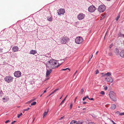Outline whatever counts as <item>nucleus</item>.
Here are the masks:
<instances>
[{"mask_svg":"<svg viewBox=\"0 0 124 124\" xmlns=\"http://www.w3.org/2000/svg\"><path fill=\"white\" fill-rule=\"evenodd\" d=\"M61 65V64L57 62L56 60L52 59L50 60L46 64V67L52 69H54L55 68H58Z\"/></svg>","mask_w":124,"mask_h":124,"instance_id":"nucleus-1","label":"nucleus"},{"mask_svg":"<svg viewBox=\"0 0 124 124\" xmlns=\"http://www.w3.org/2000/svg\"><path fill=\"white\" fill-rule=\"evenodd\" d=\"M110 98L113 101H116V94L113 91H111L109 93Z\"/></svg>","mask_w":124,"mask_h":124,"instance_id":"nucleus-2","label":"nucleus"},{"mask_svg":"<svg viewBox=\"0 0 124 124\" xmlns=\"http://www.w3.org/2000/svg\"><path fill=\"white\" fill-rule=\"evenodd\" d=\"M83 39L82 37H78L75 39V42L77 44H80L83 42Z\"/></svg>","mask_w":124,"mask_h":124,"instance_id":"nucleus-3","label":"nucleus"},{"mask_svg":"<svg viewBox=\"0 0 124 124\" xmlns=\"http://www.w3.org/2000/svg\"><path fill=\"white\" fill-rule=\"evenodd\" d=\"M13 78L10 76H8L5 77L4 80L7 82L9 83L13 81Z\"/></svg>","mask_w":124,"mask_h":124,"instance_id":"nucleus-4","label":"nucleus"},{"mask_svg":"<svg viewBox=\"0 0 124 124\" xmlns=\"http://www.w3.org/2000/svg\"><path fill=\"white\" fill-rule=\"evenodd\" d=\"M106 9V7L104 5H101L99 6L98 8V10L100 12H102Z\"/></svg>","mask_w":124,"mask_h":124,"instance_id":"nucleus-5","label":"nucleus"},{"mask_svg":"<svg viewBox=\"0 0 124 124\" xmlns=\"http://www.w3.org/2000/svg\"><path fill=\"white\" fill-rule=\"evenodd\" d=\"M96 9V8L93 5L90 6L88 8V11L90 12H93L95 11Z\"/></svg>","mask_w":124,"mask_h":124,"instance_id":"nucleus-6","label":"nucleus"},{"mask_svg":"<svg viewBox=\"0 0 124 124\" xmlns=\"http://www.w3.org/2000/svg\"><path fill=\"white\" fill-rule=\"evenodd\" d=\"M85 15L83 13H80L78 15L77 18L79 20H81L83 19L85 17Z\"/></svg>","mask_w":124,"mask_h":124,"instance_id":"nucleus-7","label":"nucleus"},{"mask_svg":"<svg viewBox=\"0 0 124 124\" xmlns=\"http://www.w3.org/2000/svg\"><path fill=\"white\" fill-rule=\"evenodd\" d=\"M69 39L66 37H63L62 39L61 42L62 43H65L68 41Z\"/></svg>","mask_w":124,"mask_h":124,"instance_id":"nucleus-8","label":"nucleus"},{"mask_svg":"<svg viewBox=\"0 0 124 124\" xmlns=\"http://www.w3.org/2000/svg\"><path fill=\"white\" fill-rule=\"evenodd\" d=\"M21 73L19 71H16L14 73V76L17 78L21 76Z\"/></svg>","mask_w":124,"mask_h":124,"instance_id":"nucleus-9","label":"nucleus"},{"mask_svg":"<svg viewBox=\"0 0 124 124\" xmlns=\"http://www.w3.org/2000/svg\"><path fill=\"white\" fill-rule=\"evenodd\" d=\"M51 68H48L46 67L47 71L46 73V76L47 77H48V76L50 74L52 71L51 69H50Z\"/></svg>","mask_w":124,"mask_h":124,"instance_id":"nucleus-10","label":"nucleus"},{"mask_svg":"<svg viewBox=\"0 0 124 124\" xmlns=\"http://www.w3.org/2000/svg\"><path fill=\"white\" fill-rule=\"evenodd\" d=\"M58 14L60 15L61 14H63L65 13V10L64 9L61 8L57 12Z\"/></svg>","mask_w":124,"mask_h":124,"instance_id":"nucleus-11","label":"nucleus"},{"mask_svg":"<svg viewBox=\"0 0 124 124\" xmlns=\"http://www.w3.org/2000/svg\"><path fill=\"white\" fill-rule=\"evenodd\" d=\"M106 80L108 82L112 83L113 82V80L111 77H107L105 78Z\"/></svg>","mask_w":124,"mask_h":124,"instance_id":"nucleus-12","label":"nucleus"},{"mask_svg":"<svg viewBox=\"0 0 124 124\" xmlns=\"http://www.w3.org/2000/svg\"><path fill=\"white\" fill-rule=\"evenodd\" d=\"M114 52L115 54L117 55L119 54V50L117 48H116L115 49Z\"/></svg>","mask_w":124,"mask_h":124,"instance_id":"nucleus-13","label":"nucleus"},{"mask_svg":"<svg viewBox=\"0 0 124 124\" xmlns=\"http://www.w3.org/2000/svg\"><path fill=\"white\" fill-rule=\"evenodd\" d=\"M12 49L14 52H16L18 51V48L17 46H14L13 48Z\"/></svg>","mask_w":124,"mask_h":124,"instance_id":"nucleus-14","label":"nucleus"},{"mask_svg":"<svg viewBox=\"0 0 124 124\" xmlns=\"http://www.w3.org/2000/svg\"><path fill=\"white\" fill-rule=\"evenodd\" d=\"M37 53V52L36 50H31L30 51V54H34Z\"/></svg>","mask_w":124,"mask_h":124,"instance_id":"nucleus-15","label":"nucleus"},{"mask_svg":"<svg viewBox=\"0 0 124 124\" xmlns=\"http://www.w3.org/2000/svg\"><path fill=\"white\" fill-rule=\"evenodd\" d=\"M120 56L122 57H124V50H122L120 53Z\"/></svg>","mask_w":124,"mask_h":124,"instance_id":"nucleus-16","label":"nucleus"},{"mask_svg":"<svg viewBox=\"0 0 124 124\" xmlns=\"http://www.w3.org/2000/svg\"><path fill=\"white\" fill-rule=\"evenodd\" d=\"M116 105L114 104H113L111 105L110 108L111 109H114L116 108Z\"/></svg>","mask_w":124,"mask_h":124,"instance_id":"nucleus-17","label":"nucleus"},{"mask_svg":"<svg viewBox=\"0 0 124 124\" xmlns=\"http://www.w3.org/2000/svg\"><path fill=\"white\" fill-rule=\"evenodd\" d=\"M70 124H77V121L75 120H72L70 123Z\"/></svg>","mask_w":124,"mask_h":124,"instance_id":"nucleus-18","label":"nucleus"},{"mask_svg":"<svg viewBox=\"0 0 124 124\" xmlns=\"http://www.w3.org/2000/svg\"><path fill=\"white\" fill-rule=\"evenodd\" d=\"M47 20L48 21H51L52 20V17L51 16L50 17H47Z\"/></svg>","mask_w":124,"mask_h":124,"instance_id":"nucleus-19","label":"nucleus"},{"mask_svg":"<svg viewBox=\"0 0 124 124\" xmlns=\"http://www.w3.org/2000/svg\"><path fill=\"white\" fill-rule=\"evenodd\" d=\"M83 122L84 121L83 120H79L77 122V124H82Z\"/></svg>","mask_w":124,"mask_h":124,"instance_id":"nucleus-20","label":"nucleus"},{"mask_svg":"<svg viewBox=\"0 0 124 124\" xmlns=\"http://www.w3.org/2000/svg\"><path fill=\"white\" fill-rule=\"evenodd\" d=\"M48 112V110L47 111H46L44 112L43 115V117H44L47 114Z\"/></svg>","mask_w":124,"mask_h":124,"instance_id":"nucleus-21","label":"nucleus"},{"mask_svg":"<svg viewBox=\"0 0 124 124\" xmlns=\"http://www.w3.org/2000/svg\"><path fill=\"white\" fill-rule=\"evenodd\" d=\"M107 75V76H108V77H109L110 76H111V74L110 73V72H108L107 73L105 74L104 75Z\"/></svg>","mask_w":124,"mask_h":124,"instance_id":"nucleus-22","label":"nucleus"},{"mask_svg":"<svg viewBox=\"0 0 124 124\" xmlns=\"http://www.w3.org/2000/svg\"><path fill=\"white\" fill-rule=\"evenodd\" d=\"M120 15L119 14L117 16V17L116 19V21H117L118 20V19L120 18Z\"/></svg>","mask_w":124,"mask_h":124,"instance_id":"nucleus-23","label":"nucleus"},{"mask_svg":"<svg viewBox=\"0 0 124 124\" xmlns=\"http://www.w3.org/2000/svg\"><path fill=\"white\" fill-rule=\"evenodd\" d=\"M67 97V95L65 97V98L63 100H62V101L61 102V103L60 104V105H61L62 103H63L65 101V99Z\"/></svg>","mask_w":124,"mask_h":124,"instance_id":"nucleus-24","label":"nucleus"},{"mask_svg":"<svg viewBox=\"0 0 124 124\" xmlns=\"http://www.w3.org/2000/svg\"><path fill=\"white\" fill-rule=\"evenodd\" d=\"M36 102L35 101H34L31 104V105H34L36 104Z\"/></svg>","mask_w":124,"mask_h":124,"instance_id":"nucleus-25","label":"nucleus"},{"mask_svg":"<svg viewBox=\"0 0 124 124\" xmlns=\"http://www.w3.org/2000/svg\"><path fill=\"white\" fill-rule=\"evenodd\" d=\"M87 98H89L88 96H87L86 97H84L83 99V100L84 101Z\"/></svg>","mask_w":124,"mask_h":124,"instance_id":"nucleus-26","label":"nucleus"},{"mask_svg":"<svg viewBox=\"0 0 124 124\" xmlns=\"http://www.w3.org/2000/svg\"><path fill=\"white\" fill-rule=\"evenodd\" d=\"M68 69V70H69V71H70V69L69 68H67L66 69H62V70H67Z\"/></svg>","mask_w":124,"mask_h":124,"instance_id":"nucleus-27","label":"nucleus"},{"mask_svg":"<svg viewBox=\"0 0 124 124\" xmlns=\"http://www.w3.org/2000/svg\"><path fill=\"white\" fill-rule=\"evenodd\" d=\"M22 115V113H21L20 114H18L17 115V117L19 118V117Z\"/></svg>","mask_w":124,"mask_h":124,"instance_id":"nucleus-28","label":"nucleus"},{"mask_svg":"<svg viewBox=\"0 0 124 124\" xmlns=\"http://www.w3.org/2000/svg\"><path fill=\"white\" fill-rule=\"evenodd\" d=\"M100 93L102 95H104L105 94V93L103 91H101V92Z\"/></svg>","mask_w":124,"mask_h":124,"instance_id":"nucleus-29","label":"nucleus"},{"mask_svg":"<svg viewBox=\"0 0 124 124\" xmlns=\"http://www.w3.org/2000/svg\"><path fill=\"white\" fill-rule=\"evenodd\" d=\"M95 74H98L99 73V71L98 70H96L95 71Z\"/></svg>","mask_w":124,"mask_h":124,"instance_id":"nucleus-30","label":"nucleus"},{"mask_svg":"<svg viewBox=\"0 0 124 124\" xmlns=\"http://www.w3.org/2000/svg\"><path fill=\"white\" fill-rule=\"evenodd\" d=\"M116 114H117L118 115H120V113L118 111L116 112Z\"/></svg>","mask_w":124,"mask_h":124,"instance_id":"nucleus-31","label":"nucleus"},{"mask_svg":"<svg viewBox=\"0 0 124 124\" xmlns=\"http://www.w3.org/2000/svg\"><path fill=\"white\" fill-rule=\"evenodd\" d=\"M2 92L1 91H0V96H2Z\"/></svg>","mask_w":124,"mask_h":124,"instance_id":"nucleus-32","label":"nucleus"},{"mask_svg":"<svg viewBox=\"0 0 124 124\" xmlns=\"http://www.w3.org/2000/svg\"><path fill=\"white\" fill-rule=\"evenodd\" d=\"M84 91V89H82L81 90V93L82 94Z\"/></svg>","mask_w":124,"mask_h":124,"instance_id":"nucleus-33","label":"nucleus"},{"mask_svg":"<svg viewBox=\"0 0 124 124\" xmlns=\"http://www.w3.org/2000/svg\"><path fill=\"white\" fill-rule=\"evenodd\" d=\"M108 54L109 56H111L112 55V53L110 52L108 53Z\"/></svg>","mask_w":124,"mask_h":124,"instance_id":"nucleus-34","label":"nucleus"},{"mask_svg":"<svg viewBox=\"0 0 124 124\" xmlns=\"http://www.w3.org/2000/svg\"><path fill=\"white\" fill-rule=\"evenodd\" d=\"M124 115V112L120 113V116Z\"/></svg>","mask_w":124,"mask_h":124,"instance_id":"nucleus-35","label":"nucleus"},{"mask_svg":"<svg viewBox=\"0 0 124 124\" xmlns=\"http://www.w3.org/2000/svg\"><path fill=\"white\" fill-rule=\"evenodd\" d=\"M112 46H113V44H111L109 46V48H111V47H112Z\"/></svg>","mask_w":124,"mask_h":124,"instance_id":"nucleus-36","label":"nucleus"},{"mask_svg":"<svg viewBox=\"0 0 124 124\" xmlns=\"http://www.w3.org/2000/svg\"><path fill=\"white\" fill-rule=\"evenodd\" d=\"M72 103L70 104V109H71V108H72Z\"/></svg>","mask_w":124,"mask_h":124,"instance_id":"nucleus-37","label":"nucleus"},{"mask_svg":"<svg viewBox=\"0 0 124 124\" xmlns=\"http://www.w3.org/2000/svg\"><path fill=\"white\" fill-rule=\"evenodd\" d=\"M123 35H124V34H122L121 33H119V36H123Z\"/></svg>","mask_w":124,"mask_h":124,"instance_id":"nucleus-38","label":"nucleus"},{"mask_svg":"<svg viewBox=\"0 0 124 124\" xmlns=\"http://www.w3.org/2000/svg\"><path fill=\"white\" fill-rule=\"evenodd\" d=\"M88 124H95L94 123L92 122H89Z\"/></svg>","mask_w":124,"mask_h":124,"instance_id":"nucleus-39","label":"nucleus"},{"mask_svg":"<svg viewBox=\"0 0 124 124\" xmlns=\"http://www.w3.org/2000/svg\"><path fill=\"white\" fill-rule=\"evenodd\" d=\"M105 16L104 15H103V16H102V17H101V19H103L105 17Z\"/></svg>","mask_w":124,"mask_h":124,"instance_id":"nucleus-40","label":"nucleus"},{"mask_svg":"<svg viewBox=\"0 0 124 124\" xmlns=\"http://www.w3.org/2000/svg\"><path fill=\"white\" fill-rule=\"evenodd\" d=\"M29 108H28L26 109H24V111H28L29 109Z\"/></svg>","mask_w":124,"mask_h":124,"instance_id":"nucleus-41","label":"nucleus"},{"mask_svg":"<svg viewBox=\"0 0 124 124\" xmlns=\"http://www.w3.org/2000/svg\"><path fill=\"white\" fill-rule=\"evenodd\" d=\"M10 122V121L9 120H8L5 122V123H8L9 122Z\"/></svg>","mask_w":124,"mask_h":124,"instance_id":"nucleus-42","label":"nucleus"},{"mask_svg":"<svg viewBox=\"0 0 124 124\" xmlns=\"http://www.w3.org/2000/svg\"><path fill=\"white\" fill-rule=\"evenodd\" d=\"M16 121H14L12 122L11 123V124H14V123H15Z\"/></svg>","mask_w":124,"mask_h":124,"instance_id":"nucleus-43","label":"nucleus"},{"mask_svg":"<svg viewBox=\"0 0 124 124\" xmlns=\"http://www.w3.org/2000/svg\"><path fill=\"white\" fill-rule=\"evenodd\" d=\"M55 89L54 91V92H55L56 91H57L58 89Z\"/></svg>","mask_w":124,"mask_h":124,"instance_id":"nucleus-44","label":"nucleus"},{"mask_svg":"<svg viewBox=\"0 0 124 124\" xmlns=\"http://www.w3.org/2000/svg\"><path fill=\"white\" fill-rule=\"evenodd\" d=\"M55 89L54 91V92H55L56 91H57L58 89Z\"/></svg>","mask_w":124,"mask_h":124,"instance_id":"nucleus-45","label":"nucleus"},{"mask_svg":"<svg viewBox=\"0 0 124 124\" xmlns=\"http://www.w3.org/2000/svg\"><path fill=\"white\" fill-rule=\"evenodd\" d=\"M77 72H78L77 70L76 71V72H75V73H74V76L77 73Z\"/></svg>","mask_w":124,"mask_h":124,"instance_id":"nucleus-46","label":"nucleus"},{"mask_svg":"<svg viewBox=\"0 0 124 124\" xmlns=\"http://www.w3.org/2000/svg\"><path fill=\"white\" fill-rule=\"evenodd\" d=\"M107 86H105L104 87V89L105 90H106L107 89Z\"/></svg>","mask_w":124,"mask_h":124,"instance_id":"nucleus-47","label":"nucleus"},{"mask_svg":"<svg viewBox=\"0 0 124 124\" xmlns=\"http://www.w3.org/2000/svg\"><path fill=\"white\" fill-rule=\"evenodd\" d=\"M88 99L89 100H94V99L93 98H91V99H90L89 98H88Z\"/></svg>","mask_w":124,"mask_h":124,"instance_id":"nucleus-48","label":"nucleus"},{"mask_svg":"<svg viewBox=\"0 0 124 124\" xmlns=\"http://www.w3.org/2000/svg\"><path fill=\"white\" fill-rule=\"evenodd\" d=\"M64 117V116H63L62 117H61V118L60 119V120H62L63 118Z\"/></svg>","mask_w":124,"mask_h":124,"instance_id":"nucleus-49","label":"nucleus"},{"mask_svg":"<svg viewBox=\"0 0 124 124\" xmlns=\"http://www.w3.org/2000/svg\"><path fill=\"white\" fill-rule=\"evenodd\" d=\"M91 57L90 58V59L89 61H90L91 59L92 58V57H93V54H91Z\"/></svg>","mask_w":124,"mask_h":124,"instance_id":"nucleus-50","label":"nucleus"},{"mask_svg":"<svg viewBox=\"0 0 124 124\" xmlns=\"http://www.w3.org/2000/svg\"><path fill=\"white\" fill-rule=\"evenodd\" d=\"M111 121L112 122V123L113 124H116V123H115V122L113 120H112Z\"/></svg>","mask_w":124,"mask_h":124,"instance_id":"nucleus-51","label":"nucleus"},{"mask_svg":"<svg viewBox=\"0 0 124 124\" xmlns=\"http://www.w3.org/2000/svg\"><path fill=\"white\" fill-rule=\"evenodd\" d=\"M2 49H0V53H2Z\"/></svg>","mask_w":124,"mask_h":124,"instance_id":"nucleus-52","label":"nucleus"},{"mask_svg":"<svg viewBox=\"0 0 124 124\" xmlns=\"http://www.w3.org/2000/svg\"><path fill=\"white\" fill-rule=\"evenodd\" d=\"M86 103H87V102H83V104H85Z\"/></svg>","mask_w":124,"mask_h":124,"instance_id":"nucleus-53","label":"nucleus"},{"mask_svg":"<svg viewBox=\"0 0 124 124\" xmlns=\"http://www.w3.org/2000/svg\"><path fill=\"white\" fill-rule=\"evenodd\" d=\"M46 90L44 91V92L43 93V94L44 93H46Z\"/></svg>","mask_w":124,"mask_h":124,"instance_id":"nucleus-54","label":"nucleus"},{"mask_svg":"<svg viewBox=\"0 0 124 124\" xmlns=\"http://www.w3.org/2000/svg\"><path fill=\"white\" fill-rule=\"evenodd\" d=\"M99 52V51H97L96 52V54L97 55V54Z\"/></svg>","mask_w":124,"mask_h":124,"instance_id":"nucleus-55","label":"nucleus"},{"mask_svg":"<svg viewBox=\"0 0 124 124\" xmlns=\"http://www.w3.org/2000/svg\"><path fill=\"white\" fill-rule=\"evenodd\" d=\"M54 93V91H53L52 93H51V94H53Z\"/></svg>","mask_w":124,"mask_h":124,"instance_id":"nucleus-56","label":"nucleus"},{"mask_svg":"<svg viewBox=\"0 0 124 124\" xmlns=\"http://www.w3.org/2000/svg\"><path fill=\"white\" fill-rule=\"evenodd\" d=\"M5 98H3V99L4 100H5Z\"/></svg>","mask_w":124,"mask_h":124,"instance_id":"nucleus-57","label":"nucleus"},{"mask_svg":"<svg viewBox=\"0 0 124 124\" xmlns=\"http://www.w3.org/2000/svg\"><path fill=\"white\" fill-rule=\"evenodd\" d=\"M35 118H34L33 119V122L34 120V119H35Z\"/></svg>","mask_w":124,"mask_h":124,"instance_id":"nucleus-58","label":"nucleus"},{"mask_svg":"<svg viewBox=\"0 0 124 124\" xmlns=\"http://www.w3.org/2000/svg\"><path fill=\"white\" fill-rule=\"evenodd\" d=\"M85 108H83V110H85Z\"/></svg>","mask_w":124,"mask_h":124,"instance_id":"nucleus-59","label":"nucleus"},{"mask_svg":"<svg viewBox=\"0 0 124 124\" xmlns=\"http://www.w3.org/2000/svg\"><path fill=\"white\" fill-rule=\"evenodd\" d=\"M43 94V93L41 94L40 95V97H41L42 96V95Z\"/></svg>","mask_w":124,"mask_h":124,"instance_id":"nucleus-60","label":"nucleus"},{"mask_svg":"<svg viewBox=\"0 0 124 124\" xmlns=\"http://www.w3.org/2000/svg\"><path fill=\"white\" fill-rule=\"evenodd\" d=\"M62 97V96L61 98H60V99H61Z\"/></svg>","mask_w":124,"mask_h":124,"instance_id":"nucleus-61","label":"nucleus"},{"mask_svg":"<svg viewBox=\"0 0 124 124\" xmlns=\"http://www.w3.org/2000/svg\"><path fill=\"white\" fill-rule=\"evenodd\" d=\"M77 97H76L75 98V100H76V99H77Z\"/></svg>","mask_w":124,"mask_h":124,"instance_id":"nucleus-62","label":"nucleus"},{"mask_svg":"<svg viewBox=\"0 0 124 124\" xmlns=\"http://www.w3.org/2000/svg\"><path fill=\"white\" fill-rule=\"evenodd\" d=\"M123 37H124V35H123Z\"/></svg>","mask_w":124,"mask_h":124,"instance_id":"nucleus-63","label":"nucleus"},{"mask_svg":"<svg viewBox=\"0 0 124 124\" xmlns=\"http://www.w3.org/2000/svg\"><path fill=\"white\" fill-rule=\"evenodd\" d=\"M123 43H124V41H123Z\"/></svg>","mask_w":124,"mask_h":124,"instance_id":"nucleus-64","label":"nucleus"}]
</instances>
